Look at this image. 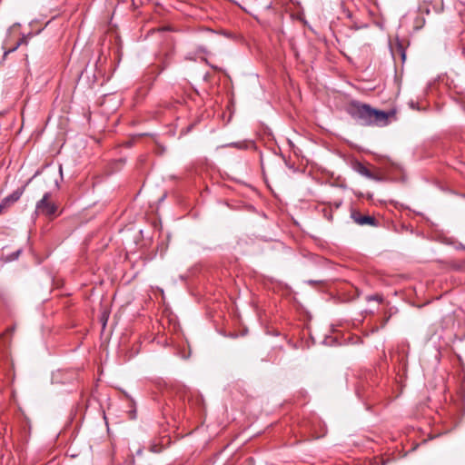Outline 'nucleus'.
Wrapping results in <instances>:
<instances>
[{
  "label": "nucleus",
  "instance_id": "11",
  "mask_svg": "<svg viewBox=\"0 0 465 465\" xmlns=\"http://www.w3.org/2000/svg\"><path fill=\"white\" fill-rule=\"evenodd\" d=\"M387 321H388V319H386V320L384 321V322L382 323V327H383V326H385V323H386V322H387Z\"/></svg>",
  "mask_w": 465,
  "mask_h": 465
},
{
  "label": "nucleus",
  "instance_id": "6",
  "mask_svg": "<svg viewBox=\"0 0 465 465\" xmlns=\"http://www.w3.org/2000/svg\"><path fill=\"white\" fill-rule=\"evenodd\" d=\"M223 147H233L237 148L239 150H245L254 147V143L252 141H241L236 143H231L226 145H223Z\"/></svg>",
  "mask_w": 465,
  "mask_h": 465
},
{
  "label": "nucleus",
  "instance_id": "8",
  "mask_svg": "<svg viewBox=\"0 0 465 465\" xmlns=\"http://www.w3.org/2000/svg\"><path fill=\"white\" fill-rule=\"evenodd\" d=\"M368 300H369V301L373 300V301H377V302H382V297H381V296H380V295H378V294H376V295L370 296V297L368 298Z\"/></svg>",
  "mask_w": 465,
  "mask_h": 465
},
{
  "label": "nucleus",
  "instance_id": "1",
  "mask_svg": "<svg viewBox=\"0 0 465 465\" xmlns=\"http://www.w3.org/2000/svg\"><path fill=\"white\" fill-rule=\"evenodd\" d=\"M347 113L361 125L380 127L388 125L390 117L395 114L394 111L384 112L358 101H352L349 104Z\"/></svg>",
  "mask_w": 465,
  "mask_h": 465
},
{
  "label": "nucleus",
  "instance_id": "4",
  "mask_svg": "<svg viewBox=\"0 0 465 465\" xmlns=\"http://www.w3.org/2000/svg\"><path fill=\"white\" fill-rule=\"evenodd\" d=\"M23 193H24V189L18 188L15 191H14L11 194L5 197L0 203V213L2 212V210L4 208L10 206L14 203L17 202L21 198Z\"/></svg>",
  "mask_w": 465,
  "mask_h": 465
},
{
  "label": "nucleus",
  "instance_id": "2",
  "mask_svg": "<svg viewBox=\"0 0 465 465\" xmlns=\"http://www.w3.org/2000/svg\"><path fill=\"white\" fill-rule=\"evenodd\" d=\"M50 193H45L43 198L36 203V210L39 213L46 216H52L55 213L57 207L49 201Z\"/></svg>",
  "mask_w": 465,
  "mask_h": 465
},
{
  "label": "nucleus",
  "instance_id": "7",
  "mask_svg": "<svg viewBox=\"0 0 465 465\" xmlns=\"http://www.w3.org/2000/svg\"><path fill=\"white\" fill-rule=\"evenodd\" d=\"M355 171L369 179H374V174L362 163H357L355 165Z\"/></svg>",
  "mask_w": 465,
  "mask_h": 465
},
{
  "label": "nucleus",
  "instance_id": "5",
  "mask_svg": "<svg viewBox=\"0 0 465 465\" xmlns=\"http://www.w3.org/2000/svg\"><path fill=\"white\" fill-rule=\"evenodd\" d=\"M391 54L394 59H396L397 56L401 57L402 63L406 59V51L401 43L397 41V43L394 45V46L391 47Z\"/></svg>",
  "mask_w": 465,
  "mask_h": 465
},
{
  "label": "nucleus",
  "instance_id": "10",
  "mask_svg": "<svg viewBox=\"0 0 465 465\" xmlns=\"http://www.w3.org/2000/svg\"><path fill=\"white\" fill-rule=\"evenodd\" d=\"M130 418L131 419H134L135 418V411H132L131 414H130Z\"/></svg>",
  "mask_w": 465,
  "mask_h": 465
},
{
  "label": "nucleus",
  "instance_id": "9",
  "mask_svg": "<svg viewBox=\"0 0 465 465\" xmlns=\"http://www.w3.org/2000/svg\"><path fill=\"white\" fill-rule=\"evenodd\" d=\"M343 13L348 18L351 17V13L349 10L344 9Z\"/></svg>",
  "mask_w": 465,
  "mask_h": 465
},
{
  "label": "nucleus",
  "instance_id": "3",
  "mask_svg": "<svg viewBox=\"0 0 465 465\" xmlns=\"http://www.w3.org/2000/svg\"><path fill=\"white\" fill-rule=\"evenodd\" d=\"M352 220L359 225H371L376 226L377 220L373 216L363 215L360 212L353 211L351 213Z\"/></svg>",
  "mask_w": 465,
  "mask_h": 465
}]
</instances>
